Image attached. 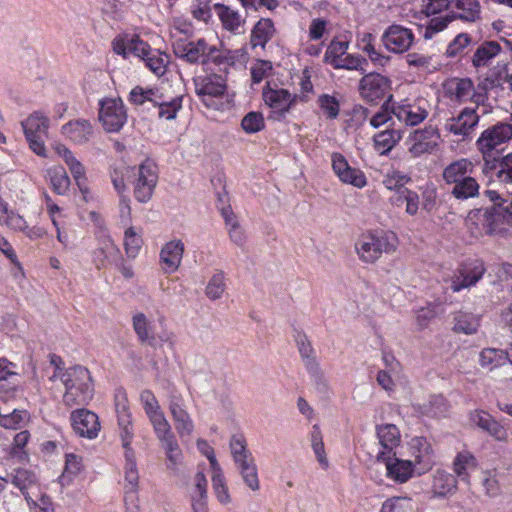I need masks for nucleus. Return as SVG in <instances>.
<instances>
[{"label": "nucleus", "mask_w": 512, "mask_h": 512, "mask_svg": "<svg viewBox=\"0 0 512 512\" xmlns=\"http://www.w3.org/2000/svg\"><path fill=\"white\" fill-rule=\"evenodd\" d=\"M274 32V26L270 19H261L254 26L251 34V44L253 47H264L270 40Z\"/></svg>", "instance_id": "45"}, {"label": "nucleus", "mask_w": 512, "mask_h": 512, "mask_svg": "<svg viewBox=\"0 0 512 512\" xmlns=\"http://www.w3.org/2000/svg\"><path fill=\"white\" fill-rule=\"evenodd\" d=\"M154 106L158 107L159 118L172 120L182 108V97L175 96L168 99L160 92V101L155 102Z\"/></svg>", "instance_id": "43"}, {"label": "nucleus", "mask_w": 512, "mask_h": 512, "mask_svg": "<svg viewBox=\"0 0 512 512\" xmlns=\"http://www.w3.org/2000/svg\"><path fill=\"white\" fill-rule=\"evenodd\" d=\"M74 432L80 437L94 439L100 431V422L96 413L85 408L76 409L70 415Z\"/></svg>", "instance_id": "25"}, {"label": "nucleus", "mask_w": 512, "mask_h": 512, "mask_svg": "<svg viewBox=\"0 0 512 512\" xmlns=\"http://www.w3.org/2000/svg\"><path fill=\"white\" fill-rule=\"evenodd\" d=\"M128 100L134 105H143L146 102L154 104L160 101V91L157 88L136 86L130 91Z\"/></svg>", "instance_id": "52"}, {"label": "nucleus", "mask_w": 512, "mask_h": 512, "mask_svg": "<svg viewBox=\"0 0 512 512\" xmlns=\"http://www.w3.org/2000/svg\"><path fill=\"white\" fill-rule=\"evenodd\" d=\"M167 407L179 437H189L193 433L195 425L183 395L172 390L167 398Z\"/></svg>", "instance_id": "14"}, {"label": "nucleus", "mask_w": 512, "mask_h": 512, "mask_svg": "<svg viewBox=\"0 0 512 512\" xmlns=\"http://www.w3.org/2000/svg\"><path fill=\"white\" fill-rule=\"evenodd\" d=\"M445 92L451 100L458 102L472 100L478 103L481 98V95L475 94L473 82L469 78L450 79L445 84Z\"/></svg>", "instance_id": "32"}, {"label": "nucleus", "mask_w": 512, "mask_h": 512, "mask_svg": "<svg viewBox=\"0 0 512 512\" xmlns=\"http://www.w3.org/2000/svg\"><path fill=\"white\" fill-rule=\"evenodd\" d=\"M127 118V110L121 98L106 97L99 101L98 119L106 132H119Z\"/></svg>", "instance_id": "10"}, {"label": "nucleus", "mask_w": 512, "mask_h": 512, "mask_svg": "<svg viewBox=\"0 0 512 512\" xmlns=\"http://www.w3.org/2000/svg\"><path fill=\"white\" fill-rule=\"evenodd\" d=\"M348 48V41L333 39L326 49L324 56L325 61L334 67L335 64L347 54Z\"/></svg>", "instance_id": "56"}, {"label": "nucleus", "mask_w": 512, "mask_h": 512, "mask_svg": "<svg viewBox=\"0 0 512 512\" xmlns=\"http://www.w3.org/2000/svg\"><path fill=\"white\" fill-rule=\"evenodd\" d=\"M61 135L75 145H84L94 135V126L90 120L77 118L63 124L60 129Z\"/></svg>", "instance_id": "27"}, {"label": "nucleus", "mask_w": 512, "mask_h": 512, "mask_svg": "<svg viewBox=\"0 0 512 512\" xmlns=\"http://www.w3.org/2000/svg\"><path fill=\"white\" fill-rule=\"evenodd\" d=\"M212 489L217 501L227 506L232 503V496L226 483V479L222 469L213 471L211 475Z\"/></svg>", "instance_id": "44"}, {"label": "nucleus", "mask_w": 512, "mask_h": 512, "mask_svg": "<svg viewBox=\"0 0 512 512\" xmlns=\"http://www.w3.org/2000/svg\"><path fill=\"white\" fill-rule=\"evenodd\" d=\"M190 13L197 21L208 23L212 18L210 0H194L190 6Z\"/></svg>", "instance_id": "62"}, {"label": "nucleus", "mask_w": 512, "mask_h": 512, "mask_svg": "<svg viewBox=\"0 0 512 512\" xmlns=\"http://www.w3.org/2000/svg\"><path fill=\"white\" fill-rule=\"evenodd\" d=\"M480 17V4L477 0H452L451 10L444 16L433 17L425 27L423 36L431 39L438 32L443 31L454 19L474 22Z\"/></svg>", "instance_id": "6"}, {"label": "nucleus", "mask_w": 512, "mask_h": 512, "mask_svg": "<svg viewBox=\"0 0 512 512\" xmlns=\"http://www.w3.org/2000/svg\"><path fill=\"white\" fill-rule=\"evenodd\" d=\"M377 462L385 466L386 477L396 484H404L411 478L418 476L417 469L411 462L402 455L398 456L397 453Z\"/></svg>", "instance_id": "21"}, {"label": "nucleus", "mask_w": 512, "mask_h": 512, "mask_svg": "<svg viewBox=\"0 0 512 512\" xmlns=\"http://www.w3.org/2000/svg\"><path fill=\"white\" fill-rule=\"evenodd\" d=\"M474 164L467 158H461L448 164L442 173L443 180L449 185L468 177L473 173Z\"/></svg>", "instance_id": "35"}, {"label": "nucleus", "mask_w": 512, "mask_h": 512, "mask_svg": "<svg viewBox=\"0 0 512 512\" xmlns=\"http://www.w3.org/2000/svg\"><path fill=\"white\" fill-rule=\"evenodd\" d=\"M53 149L67 165L76 185L79 188L83 200L85 202L93 200V194L87 184L86 169L84 165L76 158L75 154L66 145L57 143L53 146Z\"/></svg>", "instance_id": "16"}, {"label": "nucleus", "mask_w": 512, "mask_h": 512, "mask_svg": "<svg viewBox=\"0 0 512 512\" xmlns=\"http://www.w3.org/2000/svg\"><path fill=\"white\" fill-rule=\"evenodd\" d=\"M47 178L53 192L65 195L70 187V178L62 166H53L47 170Z\"/></svg>", "instance_id": "42"}, {"label": "nucleus", "mask_w": 512, "mask_h": 512, "mask_svg": "<svg viewBox=\"0 0 512 512\" xmlns=\"http://www.w3.org/2000/svg\"><path fill=\"white\" fill-rule=\"evenodd\" d=\"M262 96L265 104L271 109L273 117L277 120L284 118L298 101L297 94H292L289 90L276 85L272 87L270 82H267L263 88Z\"/></svg>", "instance_id": "15"}, {"label": "nucleus", "mask_w": 512, "mask_h": 512, "mask_svg": "<svg viewBox=\"0 0 512 512\" xmlns=\"http://www.w3.org/2000/svg\"><path fill=\"white\" fill-rule=\"evenodd\" d=\"M145 66L156 76L165 74L169 63V56L157 49H151L147 57L143 59Z\"/></svg>", "instance_id": "47"}, {"label": "nucleus", "mask_w": 512, "mask_h": 512, "mask_svg": "<svg viewBox=\"0 0 512 512\" xmlns=\"http://www.w3.org/2000/svg\"><path fill=\"white\" fill-rule=\"evenodd\" d=\"M185 245L180 239H172L166 242L159 253V263L164 273H175L182 262Z\"/></svg>", "instance_id": "29"}, {"label": "nucleus", "mask_w": 512, "mask_h": 512, "mask_svg": "<svg viewBox=\"0 0 512 512\" xmlns=\"http://www.w3.org/2000/svg\"><path fill=\"white\" fill-rule=\"evenodd\" d=\"M402 456L417 469L421 476L429 472L435 465V451L431 442L423 436H413L403 446Z\"/></svg>", "instance_id": "8"}, {"label": "nucleus", "mask_w": 512, "mask_h": 512, "mask_svg": "<svg viewBox=\"0 0 512 512\" xmlns=\"http://www.w3.org/2000/svg\"><path fill=\"white\" fill-rule=\"evenodd\" d=\"M391 81L379 73L366 74L359 83L360 96L369 103H377L389 92Z\"/></svg>", "instance_id": "23"}, {"label": "nucleus", "mask_w": 512, "mask_h": 512, "mask_svg": "<svg viewBox=\"0 0 512 512\" xmlns=\"http://www.w3.org/2000/svg\"><path fill=\"white\" fill-rule=\"evenodd\" d=\"M451 193L456 199L460 200L472 198L478 195L479 184L475 178L469 175L453 185Z\"/></svg>", "instance_id": "51"}, {"label": "nucleus", "mask_w": 512, "mask_h": 512, "mask_svg": "<svg viewBox=\"0 0 512 512\" xmlns=\"http://www.w3.org/2000/svg\"><path fill=\"white\" fill-rule=\"evenodd\" d=\"M380 512H417V508L411 498L392 497L382 504Z\"/></svg>", "instance_id": "54"}, {"label": "nucleus", "mask_w": 512, "mask_h": 512, "mask_svg": "<svg viewBox=\"0 0 512 512\" xmlns=\"http://www.w3.org/2000/svg\"><path fill=\"white\" fill-rule=\"evenodd\" d=\"M173 50L178 58H182L189 63H208L232 64L235 56L232 51L220 49L217 44L210 43L205 38H199L195 41L176 40L173 43Z\"/></svg>", "instance_id": "3"}, {"label": "nucleus", "mask_w": 512, "mask_h": 512, "mask_svg": "<svg viewBox=\"0 0 512 512\" xmlns=\"http://www.w3.org/2000/svg\"><path fill=\"white\" fill-rule=\"evenodd\" d=\"M50 363L55 368L50 380L59 378L65 387L63 403L69 407L88 404L94 396L90 371L81 365L63 369L61 358L56 355L50 357Z\"/></svg>", "instance_id": "2"}, {"label": "nucleus", "mask_w": 512, "mask_h": 512, "mask_svg": "<svg viewBox=\"0 0 512 512\" xmlns=\"http://www.w3.org/2000/svg\"><path fill=\"white\" fill-rule=\"evenodd\" d=\"M330 158L332 171L341 183L358 189L367 185L368 180L365 173L359 168L352 167L342 153L333 152Z\"/></svg>", "instance_id": "20"}, {"label": "nucleus", "mask_w": 512, "mask_h": 512, "mask_svg": "<svg viewBox=\"0 0 512 512\" xmlns=\"http://www.w3.org/2000/svg\"><path fill=\"white\" fill-rule=\"evenodd\" d=\"M479 315L467 311H458L453 317V331L466 335L475 334L480 326Z\"/></svg>", "instance_id": "38"}, {"label": "nucleus", "mask_w": 512, "mask_h": 512, "mask_svg": "<svg viewBox=\"0 0 512 512\" xmlns=\"http://www.w3.org/2000/svg\"><path fill=\"white\" fill-rule=\"evenodd\" d=\"M195 92L210 109L224 110L228 104L226 79L219 74H205L194 78Z\"/></svg>", "instance_id": "5"}, {"label": "nucleus", "mask_w": 512, "mask_h": 512, "mask_svg": "<svg viewBox=\"0 0 512 512\" xmlns=\"http://www.w3.org/2000/svg\"><path fill=\"white\" fill-rule=\"evenodd\" d=\"M375 430L378 445L376 461L388 456H394L401 443L399 428L394 424L385 423L377 425Z\"/></svg>", "instance_id": "22"}, {"label": "nucleus", "mask_w": 512, "mask_h": 512, "mask_svg": "<svg viewBox=\"0 0 512 512\" xmlns=\"http://www.w3.org/2000/svg\"><path fill=\"white\" fill-rule=\"evenodd\" d=\"M213 9L217 14L223 28L230 32H237L244 24V19L240 13L228 5L215 3Z\"/></svg>", "instance_id": "36"}, {"label": "nucleus", "mask_w": 512, "mask_h": 512, "mask_svg": "<svg viewBox=\"0 0 512 512\" xmlns=\"http://www.w3.org/2000/svg\"><path fill=\"white\" fill-rule=\"evenodd\" d=\"M478 461L474 454L468 450L458 452L452 462L455 477L463 483L470 484V476L476 470Z\"/></svg>", "instance_id": "34"}, {"label": "nucleus", "mask_w": 512, "mask_h": 512, "mask_svg": "<svg viewBox=\"0 0 512 512\" xmlns=\"http://www.w3.org/2000/svg\"><path fill=\"white\" fill-rule=\"evenodd\" d=\"M482 171L499 183L512 184V152L500 158L488 159L483 163Z\"/></svg>", "instance_id": "31"}, {"label": "nucleus", "mask_w": 512, "mask_h": 512, "mask_svg": "<svg viewBox=\"0 0 512 512\" xmlns=\"http://www.w3.org/2000/svg\"><path fill=\"white\" fill-rule=\"evenodd\" d=\"M512 139V123H498L485 129L476 141L483 160L493 159L494 151H501L502 145Z\"/></svg>", "instance_id": "11"}, {"label": "nucleus", "mask_w": 512, "mask_h": 512, "mask_svg": "<svg viewBox=\"0 0 512 512\" xmlns=\"http://www.w3.org/2000/svg\"><path fill=\"white\" fill-rule=\"evenodd\" d=\"M501 51L499 43L495 41H487L482 43L475 51L472 57V64L475 68L486 67L491 60Z\"/></svg>", "instance_id": "41"}, {"label": "nucleus", "mask_w": 512, "mask_h": 512, "mask_svg": "<svg viewBox=\"0 0 512 512\" xmlns=\"http://www.w3.org/2000/svg\"><path fill=\"white\" fill-rule=\"evenodd\" d=\"M6 482H11L17 487L25 496L27 502L33 500V497H38L40 494L41 486L38 482L36 474L28 469H16L13 473L9 474L7 478H3Z\"/></svg>", "instance_id": "28"}, {"label": "nucleus", "mask_w": 512, "mask_h": 512, "mask_svg": "<svg viewBox=\"0 0 512 512\" xmlns=\"http://www.w3.org/2000/svg\"><path fill=\"white\" fill-rule=\"evenodd\" d=\"M95 242L90 256L96 269H106L120 259V249L106 229H100L95 234Z\"/></svg>", "instance_id": "13"}, {"label": "nucleus", "mask_w": 512, "mask_h": 512, "mask_svg": "<svg viewBox=\"0 0 512 512\" xmlns=\"http://www.w3.org/2000/svg\"><path fill=\"white\" fill-rule=\"evenodd\" d=\"M421 413L429 417H443L449 410V404L442 395H433L420 406Z\"/></svg>", "instance_id": "49"}, {"label": "nucleus", "mask_w": 512, "mask_h": 512, "mask_svg": "<svg viewBox=\"0 0 512 512\" xmlns=\"http://www.w3.org/2000/svg\"><path fill=\"white\" fill-rule=\"evenodd\" d=\"M392 114L407 126H416L422 123L429 115V104L425 99H408L395 103Z\"/></svg>", "instance_id": "18"}, {"label": "nucleus", "mask_w": 512, "mask_h": 512, "mask_svg": "<svg viewBox=\"0 0 512 512\" xmlns=\"http://www.w3.org/2000/svg\"><path fill=\"white\" fill-rule=\"evenodd\" d=\"M49 124L48 116L41 111L31 113L21 123L29 148L40 157L47 156L44 139L48 134Z\"/></svg>", "instance_id": "9"}, {"label": "nucleus", "mask_w": 512, "mask_h": 512, "mask_svg": "<svg viewBox=\"0 0 512 512\" xmlns=\"http://www.w3.org/2000/svg\"><path fill=\"white\" fill-rule=\"evenodd\" d=\"M29 422V414L25 410L14 409L12 412L0 411V426L6 429H22Z\"/></svg>", "instance_id": "50"}, {"label": "nucleus", "mask_w": 512, "mask_h": 512, "mask_svg": "<svg viewBox=\"0 0 512 512\" xmlns=\"http://www.w3.org/2000/svg\"><path fill=\"white\" fill-rule=\"evenodd\" d=\"M402 134L396 129H386L373 136L375 150L380 155L389 153L401 140Z\"/></svg>", "instance_id": "39"}, {"label": "nucleus", "mask_w": 512, "mask_h": 512, "mask_svg": "<svg viewBox=\"0 0 512 512\" xmlns=\"http://www.w3.org/2000/svg\"><path fill=\"white\" fill-rule=\"evenodd\" d=\"M143 239L140 231L134 227H128L124 232V250L126 256L130 259H135L141 250Z\"/></svg>", "instance_id": "48"}, {"label": "nucleus", "mask_w": 512, "mask_h": 512, "mask_svg": "<svg viewBox=\"0 0 512 512\" xmlns=\"http://www.w3.org/2000/svg\"><path fill=\"white\" fill-rule=\"evenodd\" d=\"M479 115L475 109L464 108L456 117L450 118L445 127L457 136H468L478 124Z\"/></svg>", "instance_id": "33"}, {"label": "nucleus", "mask_w": 512, "mask_h": 512, "mask_svg": "<svg viewBox=\"0 0 512 512\" xmlns=\"http://www.w3.org/2000/svg\"><path fill=\"white\" fill-rule=\"evenodd\" d=\"M486 272V267L481 259H468L464 261L451 278V289L459 292L462 289L475 286Z\"/></svg>", "instance_id": "19"}, {"label": "nucleus", "mask_w": 512, "mask_h": 512, "mask_svg": "<svg viewBox=\"0 0 512 512\" xmlns=\"http://www.w3.org/2000/svg\"><path fill=\"white\" fill-rule=\"evenodd\" d=\"M242 129L248 134H254L264 129L265 120L260 112H249L241 121Z\"/></svg>", "instance_id": "61"}, {"label": "nucleus", "mask_w": 512, "mask_h": 512, "mask_svg": "<svg viewBox=\"0 0 512 512\" xmlns=\"http://www.w3.org/2000/svg\"><path fill=\"white\" fill-rule=\"evenodd\" d=\"M485 232L501 238H512V199L502 200L482 214Z\"/></svg>", "instance_id": "7"}, {"label": "nucleus", "mask_w": 512, "mask_h": 512, "mask_svg": "<svg viewBox=\"0 0 512 512\" xmlns=\"http://www.w3.org/2000/svg\"><path fill=\"white\" fill-rule=\"evenodd\" d=\"M140 401L145 414L152 425L154 434L165 451L168 467L173 469L176 468L181 464L183 454L176 436L172 431L171 424L166 418L159 401L150 390H144L140 393Z\"/></svg>", "instance_id": "1"}, {"label": "nucleus", "mask_w": 512, "mask_h": 512, "mask_svg": "<svg viewBox=\"0 0 512 512\" xmlns=\"http://www.w3.org/2000/svg\"><path fill=\"white\" fill-rule=\"evenodd\" d=\"M439 143L440 133L432 125L413 130L405 140L407 151L413 158L432 154L438 148Z\"/></svg>", "instance_id": "12"}, {"label": "nucleus", "mask_w": 512, "mask_h": 512, "mask_svg": "<svg viewBox=\"0 0 512 512\" xmlns=\"http://www.w3.org/2000/svg\"><path fill=\"white\" fill-rule=\"evenodd\" d=\"M432 490L440 497L452 495L457 490V478L445 470H437L433 475Z\"/></svg>", "instance_id": "37"}, {"label": "nucleus", "mask_w": 512, "mask_h": 512, "mask_svg": "<svg viewBox=\"0 0 512 512\" xmlns=\"http://www.w3.org/2000/svg\"><path fill=\"white\" fill-rule=\"evenodd\" d=\"M158 181L156 164L151 160L144 161L137 169L134 180V196L141 202H148Z\"/></svg>", "instance_id": "17"}, {"label": "nucleus", "mask_w": 512, "mask_h": 512, "mask_svg": "<svg viewBox=\"0 0 512 512\" xmlns=\"http://www.w3.org/2000/svg\"><path fill=\"white\" fill-rule=\"evenodd\" d=\"M198 504L202 505L203 509H207V479L203 472H197L194 477L192 509H195Z\"/></svg>", "instance_id": "55"}, {"label": "nucleus", "mask_w": 512, "mask_h": 512, "mask_svg": "<svg viewBox=\"0 0 512 512\" xmlns=\"http://www.w3.org/2000/svg\"><path fill=\"white\" fill-rule=\"evenodd\" d=\"M226 289L225 275L222 271H216L209 279L205 294L210 300L220 299Z\"/></svg>", "instance_id": "57"}, {"label": "nucleus", "mask_w": 512, "mask_h": 512, "mask_svg": "<svg viewBox=\"0 0 512 512\" xmlns=\"http://www.w3.org/2000/svg\"><path fill=\"white\" fill-rule=\"evenodd\" d=\"M83 468L82 458L74 453L66 454L65 467L62 473L63 481H71Z\"/></svg>", "instance_id": "63"}, {"label": "nucleus", "mask_w": 512, "mask_h": 512, "mask_svg": "<svg viewBox=\"0 0 512 512\" xmlns=\"http://www.w3.org/2000/svg\"><path fill=\"white\" fill-rule=\"evenodd\" d=\"M409 181L410 177L406 173L392 169L384 175L382 183L388 190L399 191L401 194V190H404V185Z\"/></svg>", "instance_id": "58"}, {"label": "nucleus", "mask_w": 512, "mask_h": 512, "mask_svg": "<svg viewBox=\"0 0 512 512\" xmlns=\"http://www.w3.org/2000/svg\"><path fill=\"white\" fill-rule=\"evenodd\" d=\"M221 215L224 218L230 240L237 246L242 247L246 242V236L236 215L230 207L222 208Z\"/></svg>", "instance_id": "40"}, {"label": "nucleus", "mask_w": 512, "mask_h": 512, "mask_svg": "<svg viewBox=\"0 0 512 512\" xmlns=\"http://www.w3.org/2000/svg\"><path fill=\"white\" fill-rule=\"evenodd\" d=\"M132 322L133 329L141 342H151L154 339L151 321L144 313H136L132 318Z\"/></svg>", "instance_id": "53"}, {"label": "nucleus", "mask_w": 512, "mask_h": 512, "mask_svg": "<svg viewBox=\"0 0 512 512\" xmlns=\"http://www.w3.org/2000/svg\"><path fill=\"white\" fill-rule=\"evenodd\" d=\"M318 105L327 118L335 119L338 117L340 104L334 96L328 94L320 95L318 98Z\"/></svg>", "instance_id": "64"}, {"label": "nucleus", "mask_w": 512, "mask_h": 512, "mask_svg": "<svg viewBox=\"0 0 512 512\" xmlns=\"http://www.w3.org/2000/svg\"><path fill=\"white\" fill-rule=\"evenodd\" d=\"M507 360H509L508 353L501 349L485 348L479 355L480 365L489 370L504 364Z\"/></svg>", "instance_id": "46"}, {"label": "nucleus", "mask_w": 512, "mask_h": 512, "mask_svg": "<svg viewBox=\"0 0 512 512\" xmlns=\"http://www.w3.org/2000/svg\"><path fill=\"white\" fill-rule=\"evenodd\" d=\"M452 0H422V12L427 16H443L451 10Z\"/></svg>", "instance_id": "60"}, {"label": "nucleus", "mask_w": 512, "mask_h": 512, "mask_svg": "<svg viewBox=\"0 0 512 512\" xmlns=\"http://www.w3.org/2000/svg\"><path fill=\"white\" fill-rule=\"evenodd\" d=\"M398 246L395 233L383 230H371L362 233L355 242V252L363 263L373 264L382 254L394 253Z\"/></svg>", "instance_id": "4"}, {"label": "nucleus", "mask_w": 512, "mask_h": 512, "mask_svg": "<svg viewBox=\"0 0 512 512\" xmlns=\"http://www.w3.org/2000/svg\"><path fill=\"white\" fill-rule=\"evenodd\" d=\"M114 401L115 410L118 418V424L120 427V436L122 439V444L123 446H127L131 444L134 433L126 392L122 389L116 390L114 395Z\"/></svg>", "instance_id": "26"}, {"label": "nucleus", "mask_w": 512, "mask_h": 512, "mask_svg": "<svg viewBox=\"0 0 512 512\" xmlns=\"http://www.w3.org/2000/svg\"><path fill=\"white\" fill-rule=\"evenodd\" d=\"M384 46L390 52L400 54L409 50L414 42V34L411 29L402 25H390L382 36Z\"/></svg>", "instance_id": "24"}, {"label": "nucleus", "mask_w": 512, "mask_h": 512, "mask_svg": "<svg viewBox=\"0 0 512 512\" xmlns=\"http://www.w3.org/2000/svg\"><path fill=\"white\" fill-rule=\"evenodd\" d=\"M443 312L441 304L429 303L416 311V322L420 329L426 328L430 321Z\"/></svg>", "instance_id": "59"}, {"label": "nucleus", "mask_w": 512, "mask_h": 512, "mask_svg": "<svg viewBox=\"0 0 512 512\" xmlns=\"http://www.w3.org/2000/svg\"><path fill=\"white\" fill-rule=\"evenodd\" d=\"M125 449L124 458L125 463L123 467V491H124V499L128 498H138V489H139V473L137 468V463L135 459V454L130 447V445L123 446Z\"/></svg>", "instance_id": "30"}]
</instances>
